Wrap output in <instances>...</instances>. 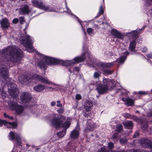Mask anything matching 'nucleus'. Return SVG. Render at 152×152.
<instances>
[{
    "mask_svg": "<svg viewBox=\"0 0 152 152\" xmlns=\"http://www.w3.org/2000/svg\"><path fill=\"white\" fill-rule=\"evenodd\" d=\"M20 40L21 43L25 48L28 52H35L39 55L40 61L38 63L37 65L41 68H45L49 65L61 64L63 66H67V68L70 73L74 72L75 71L78 72L79 70V68L78 67L74 68L73 65L75 63L84 61L85 59L83 54L82 56L76 57L72 60L61 61L59 62V60L56 59L39 53L38 51L34 49L32 46L34 39L30 35H26L25 37H21L20 38Z\"/></svg>",
    "mask_w": 152,
    "mask_h": 152,
    "instance_id": "obj_1",
    "label": "nucleus"
},
{
    "mask_svg": "<svg viewBox=\"0 0 152 152\" xmlns=\"http://www.w3.org/2000/svg\"><path fill=\"white\" fill-rule=\"evenodd\" d=\"M22 56V51L15 47H8L0 51V62L1 60L5 62H14L20 61Z\"/></svg>",
    "mask_w": 152,
    "mask_h": 152,
    "instance_id": "obj_2",
    "label": "nucleus"
},
{
    "mask_svg": "<svg viewBox=\"0 0 152 152\" xmlns=\"http://www.w3.org/2000/svg\"><path fill=\"white\" fill-rule=\"evenodd\" d=\"M124 50H125L124 52V56H121L119 58L117 59L116 61L108 63H103L102 62H97L96 63L92 62V66L95 67H96L95 65H96L97 68L102 71L103 74L104 75L112 74L113 72L112 71L110 70L105 69L112 67L115 64V63H117V66H119L120 64L123 63L126 59L127 56L129 54L128 51H127L125 49Z\"/></svg>",
    "mask_w": 152,
    "mask_h": 152,
    "instance_id": "obj_3",
    "label": "nucleus"
},
{
    "mask_svg": "<svg viewBox=\"0 0 152 152\" xmlns=\"http://www.w3.org/2000/svg\"><path fill=\"white\" fill-rule=\"evenodd\" d=\"M64 116L61 115L59 118L57 115L53 114L50 116V119H52L51 121V125L57 127H63L64 130L66 129L69 127L71 124L70 121H67L65 122L64 123H62L63 120L65 119Z\"/></svg>",
    "mask_w": 152,
    "mask_h": 152,
    "instance_id": "obj_4",
    "label": "nucleus"
},
{
    "mask_svg": "<svg viewBox=\"0 0 152 152\" xmlns=\"http://www.w3.org/2000/svg\"><path fill=\"white\" fill-rule=\"evenodd\" d=\"M18 79L19 81L22 84H24L25 82L28 81V82H35V80L40 81L43 83L45 84L52 83L49 81L47 78H45L43 77L37 75V74H34L29 75L26 77H25L24 75L20 76L18 77Z\"/></svg>",
    "mask_w": 152,
    "mask_h": 152,
    "instance_id": "obj_5",
    "label": "nucleus"
},
{
    "mask_svg": "<svg viewBox=\"0 0 152 152\" xmlns=\"http://www.w3.org/2000/svg\"><path fill=\"white\" fill-rule=\"evenodd\" d=\"M103 84L102 85L101 82H99V85L97 86L96 90L100 94L106 93L108 89H111L113 86L112 81L108 78H103Z\"/></svg>",
    "mask_w": 152,
    "mask_h": 152,
    "instance_id": "obj_6",
    "label": "nucleus"
},
{
    "mask_svg": "<svg viewBox=\"0 0 152 152\" xmlns=\"http://www.w3.org/2000/svg\"><path fill=\"white\" fill-rule=\"evenodd\" d=\"M31 2L36 7L47 12H54V8L44 4L42 0H32Z\"/></svg>",
    "mask_w": 152,
    "mask_h": 152,
    "instance_id": "obj_7",
    "label": "nucleus"
},
{
    "mask_svg": "<svg viewBox=\"0 0 152 152\" xmlns=\"http://www.w3.org/2000/svg\"><path fill=\"white\" fill-rule=\"evenodd\" d=\"M8 137L10 140H13L14 139H15V147L12 152H14L16 149L15 147L21 146V141L20 136L19 135L13 132H10L8 135ZM17 152H18V151Z\"/></svg>",
    "mask_w": 152,
    "mask_h": 152,
    "instance_id": "obj_8",
    "label": "nucleus"
},
{
    "mask_svg": "<svg viewBox=\"0 0 152 152\" xmlns=\"http://www.w3.org/2000/svg\"><path fill=\"white\" fill-rule=\"evenodd\" d=\"M10 109L16 112L17 114L20 115L23 113L24 107L21 105L18 104L16 102H12L8 104Z\"/></svg>",
    "mask_w": 152,
    "mask_h": 152,
    "instance_id": "obj_9",
    "label": "nucleus"
},
{
    "mask_svg": "<svg viewBox=\"0 0 152 152\" xmlns=\"http://www.w3.org/2000/svg\"><path fill=\"white\" fill-rule=\"evenodd\" d=\"M8 91L10 95L13 99L17 98L18 97L19 93L18 89L16 88L14 84H8Z\"/></svg>",
    "mask_w": 152,
    "mask_h": 152,
    "instance_id": "obj_10",
    "label": "nucleus"
},
{
    "mask_svg": "<svg viewBox=\"0 0 152 152\" xmlns=\"http://www.w3.org/2000/svg\"><path fill=\"white\" fill-rule=\"evenodd\" d=\"M0 76L1 77L3 80H2V81L7 83L6 81L8 79V72L7 68L2 67L0 69Z\"/></svg>",
    "mask_w": 152,
    "mask_h": 152,
    "instance_id": "obj_11",
    "label": "nucleus"
},
{
    "mask_svg": "<svg viewBox=\"0 0 152 152\" xmlns=\"http://www.w3.org/2000/svg\"><path fill=\"white\" fill-rule=\"evenodd\" d=\"M31 96L28 92H24L21 94L20 99L23 103L29 102L31 99Z\"/></svg>",
    "mask_w": 152,
    "mask_h": 152,
    "instance_id": "obj_12",
    "label": "nucleus"
},
{
    "mask_svg": "<svg viewBox=\"0 0 152 152\" xmlns=\"http://www.w3.org/2000/svg\"><path fill=\"white\" fill-rule=\"evenodd\" d=\"M141 145L144 148H149L152 149V142L150 140L145 139H142L139 140Z\"/></svg>",
    "mask_w": 152,
    "mask_h": 152,
    "instance_id": "obj_13",
    "label": "nucleus"
},
{
    "mask_svg": "<svg viewBox=\"0 0 152 152\" xmlns=\"http://www.w3.org/2000/svg\"><path fill=\"white\" fill-rule=\"evenodd\" d=\"M4 124L7 128L14 129L16 127L17 124L16 123H10L4 120H0V126H1Z\"/></svg>",
    "mask_w": 152,
    "mask_h": 152,
    "instance_id": "obj_14",
    "label": "nucleus"
},
{
    "mask_svg": "<svg viewBox=\"0 0 152 152\" xmlns=\"http://www.w3.org/2000/svg\"><path fill=\"white\" fill-rule=\"evenodd\" d=\"M92 106V102L91 101H86L84 103V108L87 111L84 114V116L85 117H87L89 115L88 113H87V112L90 111L91 109V107Z\"/></svg>",
    "mask_w": 152,
    "mask_h": 152,
    "instance_id": "obj_15",
    "label": "nucleus"
},
{
    "mask_svg": "<svg viewBox=\"0 0 152 152\" xmlns=\"http://www.w3.org/2000/svg\"><path fill=\"white\" fill-rule=\"evenodd\" d=\"M111 34L115 38L122 39L124 37V35L117 30L113 29L111 30Z\"/></svg>",
    "mask_w": 152,
    "mask_h": 152,
    "instance_id": "obj_16",
    "label": "nucleus"
},
{
    "mask_svg": "<svg viewBox=\"0 0 152 152\" xmlns=\"http://www.w3.org/2000/svg\"><path fill=\"white\" fill-rule=\"evenodd\" d=\"M95 128V124L92 121L89 120L87 122L86 128L85 129V131L87 132L88 131H93Z\"/></svg>",
    "mask_w": 152,
    "mask_h": 152,
    "instance_id": "obj_17",
    "label": "nucleus"
},
{
    "mask_svg": "<svg viewBox=\"0 0 152 152\" xmlns=\"http://www.w3.org/2000/svg\"><path fill=\"white\" fill-rule=\"evenodd\" d=\"M20 13L22 15L28 14L30 11L29 7L26 4H25L19 9Z\"/></svg>",
    "mask_w": 152,
    "mask_h": 152,
    "instance_id": "obj_18",
    "label": "nucleus"
},
{
    "mask_svg": "<svg viewBox=\"0 0 152 152\" xmlns=\"http://www.w3.org/2000/svg\"><path fill=\"white\" fill-rule=\"evenodd\" d=\"M79 134V127L77 126L75 129L71 132L70 137L72 138L77 139L78 138Z\"/></svg>",
    "mask_w": 152,
    "mask_h": 152,
    "instance_id": "obj_19",
    "label": "nucleus"
},
{
    "mask_svg": "<svg viewBox=\"0 0 152 152\" xmlns=\"http://www.w3.org/2000/svg\"><path fill=\"white\" fill-rule=\"evenodd\" d=\"M121 99L124 102L125 104L127 106H132L134 104V100L130 98L127 97L125 98L122 97Z\"/></svg>",
    "mask_w": 152,
    "mask_h": 152,
    "instance_id": "obj_20",
    "label": "nucleus"
},
{
    "mask_svg": "<svg viewBox=\"0 0 152 152\" xmlns=\"http://www.w3.org/2000/svg\"><path fill=\"white\" fill-rule=\"evenodd\" d=\"M1 27L5 29L8 28L10 26V23L7 18L2 19L0 21Z\"/></svg>",
    "mask_w": 152,
    "mask_h": 152,
    "instance_id": "obj_21",
    "label": "nucleus"
},
{
    "mask_svg": "<svg viewBox=\"0 0 152 152\" xmlns=\"http://www.w3.org/2000/svg\"><path fill=\"white\" fill-rule=\"evenodd\" d=\"M145 28V27H143L141 29H139L138 31L137 30H136L130 32L128 34H130L129 35L130 36H131L132 37L134 38L136 37L138 34L140 32L141 30L144 29Z\"/></svg>",
    "mask_w": 152,
    "mask_h": 152,
    "instance_id": "obj_22",
    "label": "nucleus"
},
{
    "mask_svg": "<svg viewBox=\"0 0 152 152\" xmlns=\"http://www.w3.org/2000/svg\"><path fill=\"white\" fill-rule=\"evenodd\" d=\"M45 86L41 85H38L33 87L34 90L36 92H40L42 91L45 88Z\"/></svg>",
    "mask_w": 152,
    "mask_h": 152,
    "instance_id": "obj_23",
    "label": "nucleus"
},
{
    "mask_svg": "<svg viewBox=\"0 0 152 152\" xmlns=\"http://www.w3.org/2000/svg\"><path fill=\"white\" fill-rule=\"evenodd\" d=\"M122 124L124 127L127 128H131L133 126L132 122L129 121L123 122Z\"/></svg>",
    "mask_w": 152,
    "mask_h": 152,
    "instance_id": "obj_24",
    "label": "nucleus"
},
{
    "mask_svg": "<svg viewBox=\"0 0 152 152\" xmlns=\"http://www.w3.org/2000/svg\"><path fill=\"white\" fill-rule=\"evenodd\" d=\"M135 41L134 40L131 41L130 43L129 47V49L130 50L132 51H133L135 48Z\"/></svg>",
    "mask_w": 152,
    "mask_h": 152,
    "instance_id": "obj_25",
    "label": "nucleus"
},
{
    "mask_svg": "<svg viewBox=\"0 0 152 152\" xmlns=\"http://www.w3.org/2000/svg\"><path fill=\"white\" fill-rule=\"evenodd\" d=\"M87 32L88 35L92 36L94 34V30L91 28H88L87 29Z\"/></svg>",
    "mask_w": 152,
    "mask_h": 152,
    "instance_id": "obj_26",
    "label": "nucleus"
},
{
    "mask_svg": "<svg viewBox=\"0 0 152 152\" xmlns=\"http://www.w3.org/2000/svg\"><path fill=\"white\" fill-rule=\"evenodd\" d=\"M123 116L126 118L128 119H131L133 118L134 117V116L133 115L126 113H124L123 114Z\"/></svg>",
    "mask_w": 152,
    "mask_h": 152,
    "instance_id": "obj_27",
    "label": "nucleus"
},
{
    "mask_svg": "<svg viewBox=\"0 0 152 152\" xmlns=\"http://www.w3.org/2000/svg\"><path fill=\"white\" fill-rule=\"evenodd\" d=\"M66 132V130H64L62 132H58L57 133V135L59 137H63L65 135Z\"/></svg>",
    "mask_w": 152,
    "mask_h": 152,
    "instance_id": "obj_28",
    "label": "nucleus"
},
{
    "mask_svg": "<svg viewBox=\"0 0 152 152\" xmlns=\"http://www.w3.org/2000/svg\"><path fill=\"white\" fill-rule=\"evenodd\" d=\"M123 129L122 125L120 124H118L117 125L116 130L118 132H120Z\"/></svg>",
    "mask_w": 152,
    "mask_h": 152,
    "instance_id": "obj_29",
    "label": "nucleus"
},
{
    "mask_svg": "<svg viewBox=\"0 0 152 152\" xmlns=\"http://www.w3.org/2000/svg\"><path fill=\"white\" fill-rule=\"evenodd\" d=\"M118 134L117 133H115L113 134L112 139L114 141L118 140Z\"/></svg>",
    "mask_w": 152,
    "mask_h": 152,
    "instance_id": "obj_30",
    "label": "nucleus"
},
{
    "mask_svg": "<svg viewBox=\"0 0 152 152\" xmlns=\"http://www.w3.org/2000/svg\"><path fill=\"white\" fill-rule=\"evenodd\" d=\"M101 73L97 72H95L93 75L94 78H98L100 75Z\"/></svg>",
    "mask_w": 152,
    "mask_h": 152,
    "instance_id": "obj_31",
    "label": "nucleus"
},
{
    "mask_svg": "<svg viewBox=\"0 0 152 152\" xmlns=\"http://www.w3.org/2000/svg\"><path fill=\"white\" fill-rule=\"evenodd\" d=\"M19 21L20 23L21 24H22L25 21L24 17H20L19 18Z\"/></svg>",
    "mask_w": 152,
    "mask_h": 152,
    "instance_id": "obj_32",
    "label": "nucleus"
},
{
    "mask_svg": "<svg viewBox=\"0 0 152 152\" xmlns=\"http://www.w3.org/2000/svg\"><path fill=\"white\" fill-rule=\"evenodd\" d=\"M148 126L147 124L146 123H145V124H142V129L144 130H146L147 129Z\"/></svg>",
    "mask_w": 152,
    "mask_h": 152,
    "instance_id": "obj_33",
    "label": "nucleus"
},
{
    "mask_svg": "<svg viewBox=\"0 0 152 152\" xmlns=\"http://www.w3.org/2000/svg\"><path fill=\"white\" fill-rule=\"evenodd\" d=\"M103 6L102 5H101L99 8V15H101L104 12V11L103 9Z\"/></svg>",
    "mask_w": 152,
    "mask_h": 152,
    "instance_id": "obj_34",
    "label": "nucleus"
},
{
    "mask_svg": "<svg viewBox=\"0 0 152 152\" xmlns=\"http://www.w3.org/2000/svg\"><path fill=\"white\" fill-rule=\"evenodd\" d=\"M108 146L109 149H112L114 147V144L113 142H110L108 144Z\"/></svg>",
    "mask_w": 152,
    "mask_h": 152,
    "instance_id": "obj_35",
    "label": "nucleus"
},
{
    "mask_svg": "<svg viewBox=\"0 0 152 152\" xmlns=\"http://www.w3.org/2000/svg\"><path fill=\"white\" fill-rule=\"evenodd\" d=\"M120 141L121 143L123 144L126 143L127 142V140L126 138H122L120 140Z\"/></svg>",
    "mask_w": 152,
    "mask_h": 152,
    "instance_id": "obj_36",
    "label": "nucleus"
},
{
    "mask_svg": "<svg viewBox=\"0 0 152 152\" xmlns=\"http://www.w3.org/2000/svg\"><path fill=\"white\" fill-rule=\"evenodd\" d=\"M4 116L5 118H9L11 120L13 118L12 116L10 117L9 116V115H7L6 113H4Z\"/></svg>",
    "mask_w": 152,
    "mask_h": 152,
    "instance_id": "obj_37",
    "label": "nucleus"
},
{
    "mask_svg": "<svg viewBox=\"0 0 152 152\" xmlns=\"http://www.w3.org/2000/svg\"><path fill=\"white\" fill-rule=\"evenodd\" d=\"M75 98L76 100H79L81 99V96L80 94H77L76 95Z\"/></svg>",
    "mask_w": 152,
    "mask_h": 152,
    "instance_id": "obj_38",
    "label": "nucleus"
},
{
    "mask_svg": "<svg viewBox=\"0 0 152 152\" xmlns=\"http://www.w3.org/2000/svg\"><path fill=\"white\" fill-rule=\"evenodd\" d=\"M19 21V19L18 18H15L12 20V23L14 24L17 23Z\"/></svg>",
    "mask_w": 152,
    "mask_h": 152,
    "instance_id": "obj_39",
    "label": "nucleus"
},
{
    "mask_svg": "<svg viewBox=\"0 0 152 152\" xmlns=\"http://www.w3.org/2000/svg\"><path fill=\"white\" fill-rule=\"evenodd\" d=\"M56 106L57 107H61L62 106V104L61 103V102L60 101H58L57 102Z\"/></svg>",
    "mask_w": 152,
    "mask_h": 152,
    "instance_id": "obj_40",
    "label": "nucleus"
},
{
    "mask_svg": "<svg viewBox=\"0 0 152 152\" xmlns=\"http://www.w3.org/2000/svg\"><path fill=\"white\" fill-rule=\"evenodd\" d=\"M57 112L60 113H62L64 112V109L63 108H61L59 109L58 110H57Z\"/></svg>",
    "mask_w": 152,
    "mask_h": 152,
    "instance_id": "obj_41",
    "label": "nucleus"
},
{
    "mask_svg": "<svg viewBox=\"0 0 152 152\" xmlns=\"http://www.w3.org/2000/svg\"><path fill=\"white\" fill-rule=\"evenodd\" d=\"M2 96L4 97H6L7 96L6 92L4 90L2 92Z\"/></svg>",
    "mask_w": 152,
    "mask_h": 152,
    "instance_id": "obj_42",
    "label": "nucleus"
},
{
    "mask_svg": "<svg viewBox=\"0 0 152 152\" xmlns=\"http://www.w3.org/2000/svg\"><path fill=\"white\" fill-rule=\"evenodd\" d=\"M138 93L140 94H143V95H145L147 94V93L146 92L143 91H140Z\"/></svg>",
    "mask_w": 152,
    "mask_h": 152,
    "instance_id": "obj_43",
    "label": "nucleus"
},
{
    "mask_svg": "<svg viewBox=\"0 0 152 152\" xmlns=\"http://www.w3.org/2000/svg\"><path fill=\"white\" fill-rule=\"evenodd\" d=\"M147 57L149 58H152V54L151 53L147 55Z\"/></svg>",
    "mask_w": 152,
    "mask_h": 152,
    "instance_id": "obj_44",
    "label": "nucleus"
},
{
    "mask_svg": "<svg viewBox=\"0 0 152 152\" xmlns=\"http://www.w3.org/2000/svg\"><path fill=\"white\" fill-rule=\"evenodd\" d=\"M66 9L67 10L66 12H68V13H70L71 12V11L69 9L68 7H67L66 2Z\"/></svg>",
    "mask_w": 152,
    "mask_h": 152,
    "instance_id": "obj_45",
    "label": "nucleus"
},
{
    "mask_svg": "<svg viewBox=\"0 0 152 152\" xmlns=\"http://www.w3.org/2000/svg\"><path fill=\"white\" fill-rule=\"evenodd\" d=\"M139 135V133L137 132L135 133V134H134V135L133 136V137H135L137 136H138Z\"/></svg>",
    "mask_w": 152,
    "mask_h": 152,
    "instance_id": "obj_46",
    "label": "nucleus"
},
{
    "mask_svg": "<svg viewBox=\"0 0 152 152\" xmlns=\"http://www.w3.org/2000/svg\"><path fill=\"white\" fill-rule=\"evenodd\" d=\"M142 51L143 53L146 52L147 50V49L145 47H144V48H142Z\"/></svg>",
    "mask_w": 152,
    "mask_h": 152,
    "instance_id": "obj_47",
    "label": "nucleus"
},
{
    "mask_svg": "<svg viewBox=\"0 0 152 152\" xmlns=\"http://www.w3.org/2000/svg\"><path fill=\"white\" fill-rule=\"evenodd\" d=\"M131 151H132V152H141V151L139 150H130Z\"/></svg>",
    "mask_w": 152,
    "mask_h": 152,
    "instance_id": "obj_48",
    "label": "nucleus"
},
{
    "mask_svg": "<svg viewBox=\"0 0 152 152\" xmlns=\"http://www.w3.org/2000/svg\"><path fill=\"white\" fill-rule=\"evenodd\" d=\"M148 116L149 117H152V111L150 113H149V114H148Z\"/></svg>",
    "mask_w": 152,
    "mask_h": 152,
    "instance_id": "obj_49",
    "label": "nucleus"
},
{
    "mask_svg": "<svg viewBox=\"0 0 152 152\" xmlns=\"http://www.w3.org/2000/svg\"><path fill=\"white\" fill-rule=\"evenodd\" d=\"M56 104V102H52L51 103V105L52 106L55 105Z\"/></svg>",
    "mask_w": 152,
    "mask_h": 152,
    "instance_id": "obj_50",
    "label": "nucleus"
},
{
    "mask_svg": "<svg viewBox=\"0 0 152 152\" xmlns=\"http://www.w3.org/2000/svg\"><path fill=\"white\" fill-rule=\"evenodd\" d=\"M77 18V20H78V21L79 22V23H80V25H81V26H82V28H83V26H82V24H81V21H80L79 20V19H78V18Z\"/></svg>",
    "mask_w": 152,
    "mask_h": 152,
    "instance_id": "obj_51",
    "label": "nucleus"
},
{
    "mask_svg": "<svg viewBox=\"0 0 152 152\" xmlns=\"http://www.w3.org/2000/svg\"><path fill=\"white\" fill-rule=\"evenodd\" d=\"M49 88H50L52 89V90H53V88H52L50 87Z\"/></svg>",
    "mask_w": 152,
    "mask_h": 152,
    "instance_id": "obj_52",
    "label": "nucleus"
},
{
    "mask_svg": "<svg viewBox=\"0 0 152 152\" xmlns=\"http://www.w3.org/2000/svg\"><path fill=\"white\" fill-rule=\"evenodd\" d=\"M53 85L54 86L56 85V84H54V83H53Z\"/></svg>",
    "mask_w": 152,
    "mask_h": 152,
    "instance_id": "obj_53",
    "label": "nucleus"
},
{
    "mask_svg": "<svg viewBox=\"0 0 152 152\" xmlns=\"http://www.w3.org/2000/svg\"><path fill=\"white\" fill-rule=\"evenodd\" d=\"M87 65L88 66H89V63L87 64Z\"/></svg>",
    "mask_w": 152,
    "mask_h": 152,
    "instance_id": "obj_54",
    "label": "nucleus"
},
{
    "mask_svg": "<svg viewBox=\"0 0 152 152\" xmlns=\"http://www.w3.org/2000/svg\"><path fill=\"white\" fill-rule=\"evenodd\" d=\"M89 58H90V56H89Z\"/></svg>",
    "mask_w": 152,
    "mask_h": 152,
    "instance_id": "obj_55",
    "label": "nucleus"
},
{
    "mask_svg": "<svg viewBox=\"0 0 152 152\" xmlns=\"http://www.w3.org/2000/svg\"><path fill=\"white\" fill-rule=\"evenodd\" d=\"M151 91H152V89L151 90Z\"/></svg>",
    "mask_w": 152,
    "mask_h": 152,
    "instance_id": "obj_56",
    "label": "nucleus"
}]
</instances>
